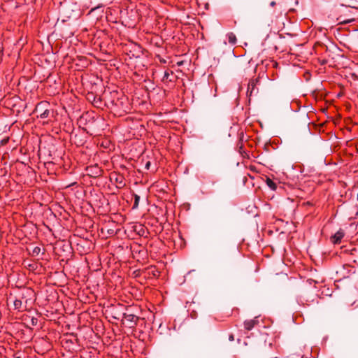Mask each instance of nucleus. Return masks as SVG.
Returning a JSON list of instances; mask_svg holds the SVG:
<instances>
[{
  "label": "nucleus",
  "mask_w": 358,
  "mask_h": 358,
  "mask_svg": "<svg viewBox=\"0 0 358 358\" xmlns=\"http://www.w3.org/2000/svg\"><path fill=\"white\" fill-rule=\"evenodd\" d=\"M24 327L31 329L32 326L38 323V313L36 309H25L24 312Z\"/></svg>",
  "instance_id": "nucleus-1"
},
{
  "label": "nucleus",
  "mask_w": 358,
  "mask_h": 358,
  "mask_svg": "<svg viewBox=\"0 0 358 358\" xmlns=\"http://www.w3.org/2000/svg\"><path fill=\"white\" fill-rule=\"evenodd\" d=\"M31 243H28L24 240V244H26L25 250L27 254L32 257H37L40 255L41 248L39 245H36L34 241H31Z\"/></svg>",
  "instance_id": "nucleus-2"
},
{
  "label": "nucleus",
  "mask_w": 358,
  "mask_h": 358,
  "mask_svg": "<svg viewBox=\"0 0 358 358\" xmlns=\"http://www.w3.org/2000/svg\"><path fill=\"white\" fill-rule=\"evenodd\" d=\"M26 172L27 174V178L24 180V183H27L28 185L31 186L36 178V173L33 168L30 166H26V163L24 161V173Z\"/></svg>",
  "instance_id": "nucleus-3"
},
{
  "label": "nucleus",
  "mask_w": 358,
  "mask_h": 358,
  "mask_svg": "<svg viewBox=\"0 0 358 358\" xmlns=\"http://www.w3.org/2000/svg\"><path fill=\"white\" fill-rule=\"evenodd\" d=\"M258 83V79L250 80L248 83L247 96L248 97L249 101L252 96H256L259 92V89L257 87Z\"/></svg>",
  "instance_id": "nucleus-4"
},
{
  "label": "nucleus",
  "mask_w": 358,
  "mask_h": 358,
  "mask_svg": "<svg viewBox=\"0 0 358 358\" xmlns=\"http://www.w3.org/2000/svg\"><path fill=\"white\" fill-rule=\"evenodd\" d=\"M24 229L29 230V231L30 237L28 238L29 241H34L36 239L37 227L35 224L31 222H27L24 224V234L26 232Z\"/></svg>",
  "instance_id": "nucleus-5"
},
{
  "label": "nucleus",
  "mask_w": 358,
  "mask_h": 358,
  "mask_svg": "<svg viewBox=\"0 0 358 358\" xmlns=\"http://www.w3.org/2000/svg\"><path fill=\"white\" fill-rule=\"evenodd\" d=\"M64 13L69 18H77L79 16V10L76 4L66 6L64 8Z\"/></svg>",
  "instance_id": "nucleus-6"
},
{
  "label": "nucleus",
  "mask_w": 358,
  "mask_h": 358,
  "mask_svg": "<svg viewBox=\"0 0 358 358\" xmlns=\"http://www.w3.org/2000/svg\"><path fill=\"white\" fill-rule=\"evenodd\" d=\"M24 299H29L31 302H35L36 299V292L30 287H24Z\"/></svg>",
  "instance_id": "nucleus-7"
},
{
  "label": "nucleus",
  "mask_w": 358,
  "mask_h": 358,
  "mask_svg": "<svg viewBox=\"0 0 358 358\" xmlns=\"http://www.w3.org/2000/svg\"><path fill=\"white\" fill-rule=\"evenodd\" d=\"M345 236V232L343 229H340L336 233L331 236V241L334 244H339L341 242L342 238Z\"/></svg>",
  "instance_id": "nucleus-8"
},
{
  "label": "nucleus",
  "mask_w": 358,
  "mask_h": 358,
  "mask_svg": "<svg viewBox=\"0 0 358 358\" xmlns=\"http://www.w3.org/2000/svg\"><path fill=\"white\" fill-rule=\"evenodd\" d=\"M123 318L127 321L131 323V327L136 325L137 321L138 320V317L134 314L125 313L123 314Z\"/></svg>",
  "instance_id": "nucleus-9"
},
{
  "label": "nucleus",
  "mask_w": 358,
  "mask_h": 358,
  "mask_svg": "<svg viewBox=\"0 0 358 358\" xmlns=\"http://www.w3.org/2000/svg\"><path fill=\"white\" fill-rule=\"evenodd\" d=\"M259 324V320L257 317L254 318V319H252V320H245L244 322V328L245 329H246L247 331H250L252 330L255 326L258 325Z\"/></svg>",
  "instance_id": "nucleus-10"
},
{
  "label": "nucleus",
  "mask_w": 358,
  "mask_h": 358,
  "mask_svg": "<svg viewBox=\"0 0 358 358\" xmlns=\"http://www.w3.org/2000/svg\"><path fill=\"white\" fill-rule=\"evenodd\" d=\"M47 105L46 103H38V102H31V108H34L33 111L37 114H39L40 113H42V110L43 109L44 106Z\"/></svg>",
  "instance_id": "nucleus-11"
},
{
  "label": "nucleus",
  "mask_w": 358,
  "mask_h": 358,
  "mask_svg": "<svg viewBox=\"0 0 358 358\" xmlns=\"http://www.w3.org/2000/svg\"><path fill=\"white\" fill-rule=\"evenodd\" d=\"M227 37L228 39V42L231 45H235L236 43L237 39L236 35L232 33L229 32L227 34Z\"/></svg>",
  "instance_id": "nucleus-12"
},
{
  "label": "nucleus",
  "mask_w": 358,
  "mask_h": 358,
  "mask_svg": "<svg viewBox=\"0 0 358 358\" xmlns=\"http://www.w3.org/2000/svg\"><path fill=\"white\" fill-rule=\"evenodd\" d=\"M124 177L122 175H120L116 177L115 182L117 184V187L119 188H122L125 186V182L124 181Z\"/></svg>",
  "instance_id": "nucleus-13"
},
{
  "label": "nucleus",
  "mask_w": 358,
  "mask_h": 358,
  "mask_svg": "<svg viewBox=\"0 0 358 358\" xmlns=\"http://www.w3.org/2000/svg\"><path fill=\"white\" fill-rule=\"evenodd\" d=\"M266 183L271 189L275 190L277 189L276 183L274 182L271 178H266Z\"/></svg>",
  "instance_id": "nucleus-14"
},
{
  "label": "nucleus",
  "mask_w": 358,
  "mask_h": 358,
  "mask_svg": "<svg viewBox=\"0 0 358 358\" xmlns=\"http://www.w3.org/2000/svg\"><path fill=\"white\" fill-rule=\"evenodd\" d=\"M50 110L47 108L44 109L42 113L37 114V117H40L41 118H47L49 116Z\"/></svg>",
  "instance_id": "nucleus-15"
},
{
  "label": "nucleus",
  "mask_w": 358,
  "mask_h": 358,
  "mask_svg": "<svg viewBox=\"0 0 358 358\" xmlns=\"http://www.w3.org/2000/svg\"><path fill=\"white\" fill-rule=\"evenodd\" d=\"M35 302H31L29 301V299H26L25 300V309H34L33 306L34 305Z\"/></svg>",
  "instance_id": "nucleus-16"
},
{
  "label": "nucleus",
  "mask_w": 358,
  "mask_h": 358,
  "mask_svg": "<svg viewBox=\"0 0 358 358\" xmlns=\"http://www.w3.org/2000/svg\"><path fill=\"white\" fill-rule=\"evenodd\" d=\"M139 201H140V196L138 195H137V194H135L134 195V205H133V208H138Z\"/></svg>",
  "instance_id": "nucleus-17"
},
{
  "label": "nucleus",
  "mask_w": 358,
  "mask_h": 358,
  "mask_svg": "<svg viewBox=\"0 0 358 358\" xmlns=\"http://www.w3.org/2000/svg\"><path fill=\"white\" fill-rule=\"evenodd\" d=\"M169 76H170L169 72L168 71H166L164 73V76L162 78V81L163 82L167 81L169 80Z\"/></svg>",
  "instance_id": "nucleus-18"
},
{
  "label": "nucleus",
  "mask_w": 358,
  "mask_h": 358,
  "mask_svg": "<svg viewBox=\"0 0 358 358\" xmlns=\"http://www.w3.org/2000/svg\"><path fill=\"white\" fill-rule=\"evenodd\" d=\"M34 148H33V149H32L31 152H29V149L27 150L28 151V152H29L28 153V159H29V161L30 160V159L31 157H33L34 156Z\"/></svg>",
  "instance_id": "nucleus-19"
},
{
  "label": "nucleus",
  "mask_w": 358,
  "mask_h": 358,
  "mask_svg": "<svg viewBox=\"0 0 358 358\" xmlns=\"http://www.w3.org/2000/svg\"><path fill=\"white\" fill-rule=\"evenodd\" d=\"M34 10L35 9L34 8L33 6H31V8H29L27 9V15L28 16V15L30 13V14H33L34 13Z\"/></svg>",
  "instance_id": "nucleus-20"
},
{
  "label": "nucleus",
  "mask_w": 358,
  "mask_h": 358,
  "mask_svg": "<svg viewBox=\"0 0 358 358\" xmlns=\"http://www.w3.org/2000/svg\"><path fill=\"white\" fill-rule=\"evenodd\" d=\"M24 1L27 4H33L35 3L36 0H24Z\"/></svg>",
  "instance_id": "nucleus-21"
},
{
  "label": "nucleus",
  "mask_w": 358,
  "mask_h": 358,
  "mask_svg": "<svg viewBox=\"0 0 358 358\" xmlns=\"http://www.w3.org/2000/svg\"><path fill=\"white\" fill-rule=\"evenodd\" d=\"M29 106H30V108H31V103H30L29 101L26 103L24 108H23V110H25V108H27L29 107ZM33 110V108H31L30 110Z\"/></svg>",
  "instance_id": "nucleus-22"
},
{
  "label": "nucleus",
  "mask_w": 358,
  "mask_h": 358,
  "mask_svg": "<svg viewBox=\"0 0 358 358\" xmlns=\"http://www.w3.org/2000/svg\"><path fill=\"white\" fill-rule=\"evenodd\" d=\"M20 304H21V301H15V306L16 308H17L18 306H20Z\"/></svg>",
  "instance_id": "nucleus-23"
},
{
  "label": "nucleus",
  "mask_w": 358,
  "mask_h": 358,
  "mask_svg": "<svg viewBox=\"0 0 358 358\" xmlns=\"http://www.w3.org/2000/svg\"><path fill=\"white\" fill-rule=\"evenodd\" d=\"M229 340L230 341H234V335H233V334H230V335H229Z\"/></svg>",
  "instance_id": "nucleus-24"
},
{
  "label": "nucleus",
  "mask_w": 358,
  "mask_h": 358,
  "mask_svg": "<svg viewBox=\"0 0 358 358\" xmlns=\"http://www.w3.org/2000/svg\"><path fill=\"white\" fill-rule=\"evenodd\" d=\"M150 166V162H148L145 164V168L147 169H149V166Z\"/></svg>",
  "instance_id": "nucleus-25"
},
{
  "label": "nucleus",
  "mask_w": 358,
  "mask_h": 358,
  "mask_svg": "<svg viewBox=\"0 0 358 358\" xmlns=\"http://www.w3.org/2000/svg\"><path fill=\"white\" fill-rule=\"evenodd\" d=\"M31 95H34V96L35 98H36L37 94H36L35 92H34L32 90H31Z\"/></svg>",
  "instance_id": "nucleus-26"
},
{
  "label": "nucleus",
  "mask_w": 358,
  "mask_h": 358,
  "mask_svg": "<svg viewBox=\"0 0 358 358\" xmlns=\"http://www.w3.org/2000/svg\"><path fill=\"white\" fill-rule=\"evenodd\" d=\"M159 273V272H158L157 271H153V272H152V275H153L154 276H157V275H158V274H157V273Z\"/></svg>",
  "instance_id": "nucleus-27"
},
{
  "label": "nucleus",
  "mask_w": 358,
  "mask_h": 358,
  "mask_svg": "<svg viewBox=\"0 0 358 358\" xmlns=\"http://www.w3.org/2000/svg\"><path fill=\"white\" fill-rule=\"evenodd\" d=\"M270 4H271V6H273L275 5V1H271Z\"/></svg>",
  "instance_id": "nucleus-28"
},
{
  "label": "nucleus",
  "mask_w": 358,
  "mask_h": 358,
  "mask_svg": "<svg viewBox=\"0 0 358 358\" xmlns=\"http://www.w3.org/2000/svg\"><path fill=\"white\" fill-rule=\"evenodd\" d=\"M350 22V20L343 21V22H342V23L346 24V23H349Z\"/></svg>",
  "instance_id": "nucleus-29"
},
{
  "label": "nucleus",
  "mask_w": 358,
  "mask_h": 358,
  "mask_svg": "<svg viewBox=\"0 0 358 358\" xmlns=\"http://www.w3.org/2000/svg\"><path fill=\"white\" fill-rule=\"evenodd\" d=\"M185 3L190 1V0H183Z\"/></svg>",
  "instance_id": "nucleus-30"
},
{
  "label": "nucleus",
  "mask_w": 358,
  "mask_h": 358,
  "mask_svg": "<svg viewBox=\"0 0 358 358\" xmlns=\"http://www.w3.org/2000/svg\"><path fill=\"white\" fill-rule=\"evenodd\" d=\"M162 62L165 63V62H166V61L164 59V60H162Z\"/></svg>",
  "instance_id": "nucleus-31"
},
{
  "label": "nucleus",
  "mask_w": 358,
  "mask_h": 358,
  "mask_svg": "<svg viewBox=\"0 0 358 358\" xmlns=\"http://www.w3.org/2000/svg\"><path fill=\"white\" fill-rule=\"evenodd\" d=\"M16 358H20V357H16Z\"/></svg>",
  "instance_id": "nucleus-32"
}]
</instances>
